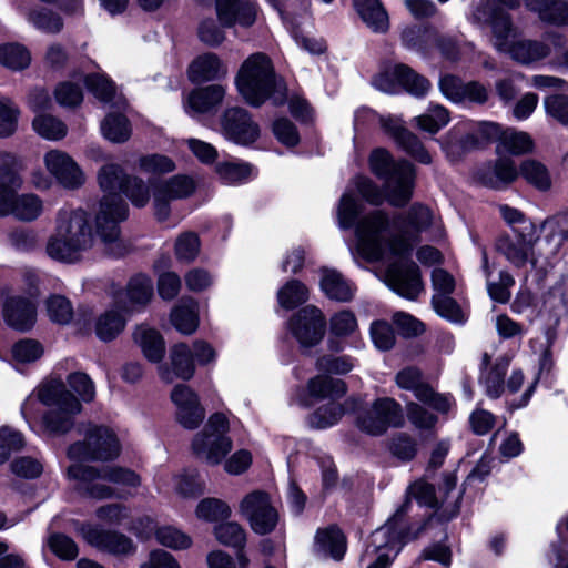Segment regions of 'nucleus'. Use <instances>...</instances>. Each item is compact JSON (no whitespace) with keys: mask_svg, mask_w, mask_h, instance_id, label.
Masks as SVG:
<instances>
[{"mask_svg":"<svg viewBox=\"0 0 568 568\" xmlns=\"http://www.w3.org/2000/svg\"><path fill=\"white\" fill-rule=\"evenodd\" d=\"M98 183L103 195L94 217L95 233L108 255L121 257L129 252V245L122 239L120 229V223L129 214L128 204L121 193L134 206L143 207L150 201V187L141 178L128 175L115 163L105 164L99 170Z\"/></svg>","mask_w":568,"mask_h":568,"instance_id":"nucleus-1","label":"nucleus"},{"mask_svg":"<svg viewBox=\"0 0 568 568\" xmlns=\"http://www.w3.org/2000/svg\"><path fill=\"white\" fill-rule=\"evenodd\" d=\"M471 20L477 23H489L493 29V44L497 51L508 54L513 60L530 64L545 59L551 53V48L558 49L566 43L560 33H549L546 37L548 43L518 39L513 28L509 16L497 9L476 8L471 13Z\"/></svg>","mask_w":568,"mask_h":568,"instance_id":"nucleus-2","label":"nucleus"},{"mask_svg":"<svg viewBox=\"0 0 568 568\" xmlns=\"http://www.w3.org/2000/svg\"><path fill=\"white\" fill-rule=\"evenodd\" d=\"M39 403L50 410L42 417L50 434H64L74 425V416L81 412L80 402L67 390L61 379H50L32 392L21 405V414L32 427L40 414Z\"/></svg>","mask_w":568,"mask_h":568,"instance_id":"nucleus-3","label":"nucleus"},{"mask_svg":"<svg viewBox=\"0 0 568 568\" xmlns=\"http://www.w3.org/2000/svg\"><path fill=\"white\" fill-rule=\"evenodd\" d=\"M95 236L88 214L83 210H60L54 232L45 245L48 256L54 261L75 264L94 247Z\"/></svg>","mask_w":568,"mask_h":568,"instance_id":"nucleus-4","label":"nucleus"},{"mask_svg":"<svg viewBox=\"0 0 568 568\" xmlns=\"http://www.w3.org/2000/svg\"><path fill=\"white\" fill-rule=\"evenodd\" d=\"M356 251L369 262H376L389 256L407 255L416 241L399 239L398 231L392 232L389 217L382 210L363 215L355 225Z\"/></svg>","mask_w":568,"mask_h":568,"instance_id":"nucleus-5","label":"nucleus"},{"mask_svg":"<svg viewBox=\"0 0 568 568\" xmlns=\"http://www.w3.org/2000/svg\"><path fill=\"white\" fill-rule=\"evenodd\" d=\"M235 85L241 97L253 106L262 105L268 98L283 104L286 87L277 79L272 60L262 52L248 55L241 64Z\"/></svg>","mask_w":568,"mask_h":568,"instance_id":"nucleus-6","label":"nucleus"},{"mask_svg":"<svg viewBox=\"0 0 568 568\" xmlns=\"http://www.w3.org/2000/svg\"><path fill=\"white\" fill-rule=\"evenodd\" d=\"M68 477L74 481V486L79 491L95 499H106L114 496V489L105 483L129 487L140 485L139 475L128 468L118 466H102L98 468L73 464L68 468Z\"/></svg>","mask_w":568,"mask_h":568,"instance_id":"nucleus-7","label":"nucleus"},{"mask_svg":"<svg viewBox=\"0 0 568 568\" xmlns=\"http://www.w3.org/2000/svg\"><path fill=\"white\" fill-rule=\"evenodd\" d=\"M372 172L384 180L389 204L404 206L412 197L415 185V169L408 161L395 162L385 149H376L369 155Z\"/></svg>","mask_w":568,"mask_h":568,"instance_id":"nucleus-8","label":"nucleus"},{"mask_svg":"<svg viewBox=\"0 0 568 568\" xmlns=\"http://www.w3.org/2000/svg\"><path fill=\"white\" fill-rule=\"evenodd\" d=\"M229 429V419L224 414L211 415L204 429L192 442L196 457L210 465L220 464L232 449Z\"/></svg>","mask_w":568,"mask_h":568,"instance_id":"nucleus-9","label":"nucleus"},{"mask_svg":"<svg viewBox=\"0 0 568 568\" xmlns=\"http://www.w3.org/2000/svg\"><path fill=\"white\" fill-rule=\"evenodd\" d=\"M538 239V227L532 222H524L513 227V234L500 236L496 250L515 267H524L528 262L536 267L534 246Z\"/></svg>","mask_w":568,"mask_h":568,"instance_id":"nucleus-10","label":"nucleus"},{"mask_svg":"<svg viewBox=\"0 0 568 568\" xmlns=\"http://www.w3.org/2000/svg\"><path fill=\"white\" fill-rule=\"evenodd\" d=\"M121 452V444L115 433L106 426H92L83 442L71 445L68 457L71 460H111Z\"/></svg>","mask_w":568,"mask_h":568,"instance_id":"nucleus-11","label":"nucleus"},{"mask_svg":"<svg viewBox=\"0 0 568 568\" xmlns=\"http://www.w3.org/2000/svg\"><path fill=\"white\" fill-rule=\"evenodd\" d=\"M356 423L363 432L379 436L389 427L404 425L403 409L400 404L390 397L377 398L368 409L358 414Z\"/></svg>","mask_w":568,"mask_h":568,"instance_id":"nucleus-12","label":"nucleus"},{"mask_svg":"<svg viewBox=\"0 0 568 568\" xmlns=\"http://www.w3.org/2000/svg\"><path fill=\"white\" fill-rule=\"evenodd\" d=\"M403 545V535L397 527V519L388 520L383 527L376 529L363 555V559H373L367 568H387L397 556Z\"/></svg>","mask_w":568,"mask_h":568,"instance_id":"nucleus-13","label":"nucleus"},{"mask_svg":"<svg viewBox=\"0 0 568 568\" xmlns=\"http://www.w3.org/2000/svg\"><path fill=\"white\" fill-rule=\"evenodd\" d=\"M373 84L376 89L395 93L399 88H404L413 95L422 97L429 90L430 84L427 79L415 73L405 64H388L374 77Z\"/></svg>","mask_w":568,"mask_h":568,"instance_id":"nucleus-14","label":"nucleus"},{"mask_svg":"<svg viewBox=\"0 0 568 568\" xmlns=\"http://www.w3.org/2000/svg\"><path fill=\"white\" fill-rule=\"evenodd\" d=\"M239 511L248 521L251 529L258 535L272 532L278 521V514L264 491L255 490L247 494L241 500Z\"/></svg>","mask_w":568,"mask_h":568,"instance_id":"nucleus-15","label":"nucleus"},{"mask_svg":"<svg viewBox=\"0 0 568 568\" xmlns=\"http://www.w3.org/2000/svg\"><path fill=\"white\" fill-rule=\"evenodd\" d=\"M195 187V181L184 174H176L153 184V203L156 219L159 221L168 220L171 212V202L191 196Z\"/></svg>","mask_w":568,"mask_h":568,"instance_id":"nucleus-16","label":"nucleus"},{"mask_svg":"<svg viewBox=\"0 0 568 568\" xmlns=\"http://www.w3.org/2000/svg\"><path fill=\"white\" fill-rule=\"evenodd\" d=\"M325 325L323 312L314 305H307L292 316L288 329L302 347H312L323 339Z\"/></svg>","mask_w":568,"mask_h":568,"instance_id":"nucleus-17","label":"nucleus"},{"mask_svg":"<svg viewBox=\"0 0 568 568\" xmlns=\"http://www.w3.org/2000/svg\"><path fill=\"white\" fill-rule=\"evenodd\" d=\"M385 282L399 296L410 301L417 300L424 292L420 272L414 262L390 264L385 274Z\"/></svg>","mask_w":568,"mask_h":568,"instance_id":"nucleus-18","label":"nucleus"},{"mask_svg":"<svg viewBox=\"0 0 568 568\" xmlns=\"http://www.w3.org/2000/svg\"><path fill=\"white\" fill-rule=\"evenodd\" d=\"M221 128L227 140L242 145L253 143L260 135L257 124L242 108L226 109L221 119Z\"/></svg>","mask_w":568,"mask_h":568,"instance_id":"nucleus-19","label":"nucleus"},{"mask_svg":"<svg viewBox=\"0 0 568 568\" xmlns=\"http://www.w3.org/2000/svg\"><path fill=\"white\" fill-rule=\"evenodd\" d=\"M43 163L48 172L65 189H78L84 183L82 170L64 151H48Z\"/></svg>","mask_w":568,"mask_h":568,"instance_id":"nucleus-20","label":"nucleus"},{"mask_svg":"<svg viewBox=\"0 0 568 568\" xmlns=\"http://www.w3.org/2000/svg\"><path fill=\"white\" fill-rule=\"evenodd\" d=\"M379 123L383 130L416 161L423 164H429L432 162L429 152L425 149L420 140L405 128L404 121L400 118L384 115L379 118Z\"/></svg>","mask_w":568,"mask_h":568,"instance_id":"nucleus-21","label":"nucleus"},{"mask_svg":"<svg viewBox=\"0 0 568 568\" xmlns=\"http://www.w3.org/2000/svg\"><path fill=\"white\" fill-rule=\"evenodd\" d=\"M171 399L176 408V419L184 428L194 429L203 422L205 410L197 395L187 385H176L171 393Z\"/></svg>","mask_w":568,"mask_h":568,"instance_id":"nucleus-22","label":"nucleus"},{"mask_svg":"<svg viewBox=\"0 0 568 568\" xmlns=\"http://www.w3.org/2000/svg\"><path fill=\"white\" fill-rule=\"evenodd\" d=\"M159 376L165 383L174 379L189 381L195 374V364L191 348L185 343H179L171 347L169 363L158 367Z\"/></svg>","mask_w":568,"mask_h":568,"instance_id":"nucleus-23","label":"nucleus"},{"mask_svg":"<svg viewBox=\"0 0 568 568\" xmlns=\"http://www.w3.org/2000/svg\"><path fill=\"white\" fill-rule=\"evenodd\" d=\"M43 211L41 199L32 193L11 194L0 199V216L13 215L21 221H33Z\"/></svg>","mask_w":568,"mask_h":568,"instance_id":"nucleus-24","label":"nucleus"},{"mask_svg":"<svg viewBox=\"0 0 568 568\" xmlns=\"http://www.w3.org/2000/svg\"><path fill=\"white\" fill-rule=\"evenodd\" d=\"M399 239L409 240L416 236L414 245L419 241V234L429 229L436 231L435 236H442L440 226L437 225L436 217L433 212L422 204H414L406 214L403 222H399Z\"/></svg>","mask_w":568,"mask_h":568,"instance_id":"nucleus-25","label":"nucleus"},{"mask_svg":"<svg viewBox=\"0 0 568 568\" xmlns=\"http://www.w3.org/2000/svg\"><path fill=\"white\" fill-rule=\"evenodd\" d=\"M216 13L223 27L248 28L256 21V4L244 0H216Z\"/></svg>","mask_w":568,"mask_h":568,"instance_id":"nucleus-26","label":"nucleus"},{"mask_svg":"<svg viewBox=\"0 0 568 568\" xmlns=\"http://www.w3.org/2000/svg\"><path fill=\"white\" fill-rule=\"evenodd\" d=\"M346 393L345 383L334 379L328 375H318L311 378L306 389L297 395V402L303 406H310L312 400L331 399L336 400Z\"/></svg>","mask_w":568,"mask_h":568,"instance_id":"nucleus-27","label":"nucleus"},{"mask_svg":"<svg viewBox=\"0 0 568 568\" xmlns=\"http://www.w3.org/2000/svg\"><path fill=\"white\" fill-rule=\"evenodd\" d=\"M3 316L10 327L29 331L37 321L36 303L31 297L12 296L4 302Z\"/></svg>","mask_w":568,"mask_h":568,"instance_id":"nucleus-28","label":"nucleus"},{"mask_svg":"<svg viewBox=\"0 0 568 568\" xmlns=\"http://www.w3.org/2000/svg\"><path fill=\"white\" fill-rule=\"evenodd\" d=\"M23 159L13 152L0 151V199L23 186Z\"/></svg>","mask_w":568,"mask_h":568,"instance_id":"nucleus-29","label":"nucleus"},{"mask_svg":"<svg viewBox=\"0 0 568 568\" xmlns=\"http://www.w3.org/2000/svg\"><path fill=\"white\" fill-rule=\"evenodd\" d=\"M225 89L220 84L194 89L183 99L184 111L191 116L209 113L223 101Z\"/></svg>","mask_w":568,"mask_h":568,"instance_id":"nucleus-30","label":"nucleus"},{"mask_svg":"<svg viewBox=\"0 0 568 568\" xmlns=\"http://www.w3.org/2000/svg\"><path fill=\"white\" fill-rule=\"evenodd\" d=\"M328 349L337 353L342 352L345 348V339L358 332L356 315L349 310H341L334 313L328 321Z\"/></svg>","mask_w":568,"mask_h":568,"instance_id":"nucleus-31","label":"nucleus"},{"mask_svg":"<svg viewBox=\"0 0 568 568\" xmlns=\"http://www.w3.org/2000/svg\"><path fill=\"white\" fill-rule=\"evenodd\" d=\"M81 534L89 544L112 554L123 555L133 550L132 540L115 531H104L92 525H84Z\"/></svg>","mask_w":568,"mask_h":568,"instance_id":"nucleus-32","label":"nucleus"},{"mask_svg":"<svg viewBox=\"0 0 568 568\" xmlns=\"http://www.w3.org/2000/svg\"><path fill=\"white\" fill-rule=\"evenodd\" d=\"M227 65L213 52L196 57L189 65V79L193 83H203L222 79L227 75Z\"/></svg>","mask_w":568,"mask_h":568,"instance_id":"nucleus-33","label":"nucleus"},{"mask_svg":"<svg viewBox=\"0 0 568 568\" xmlns=\"http://www.w3.org/2000/svg\"><path fill=\"white\" fill-rule=\"evenodd\" d=\"M129 314L122 306V298L115 300L114 306L105 310L97 317L94 324L97 337L103 342L115 339L123 332Z\"/></svg>","mask_w":568,"mask_h":568,"instance_id":"nucleus-34","label":"nucleus"},{"mask_svg":"<svg viewBox=\"0 0 568 568\" xmlns=\"http://www.w3.org/2000/svg\"><path fill=\"white\" fill-rule=\"evenodd\" d=\"M153 296V284L150 277L138 274L133 276L126 286L125 293L116 296L122 298V306L126 313H133L135 310L146 305Z\"/></svg>","mask_w":568,"mask_h":568,"instance_id":"nucleus-35","label":"nucleus"},{"mask_svg":"<svg viewBox=\"0 0 568 568\" xmlns=\"http://www.w3.org/2000/svg\"><path fill=\"white\" fill-rule=\"evenodd\" d=\"M519 176L514 161L507 158L498 159L494 164L485 166L479 174L481 183L488 187L500 190L508 186Z\"/></svg>","mask_w":568,"mask_h":568,"instance_id":"nucleus-36","label":"nucleus"},{"mask_svg":"<svg viewBox=\"0 0 568 568\" xmlns=\"http://www.w3.org/2000/svg\"><path fill=\"white\" fill-rule=\"evenodd\" d=\"M321 290L331 300L348 302L354 297L355 286L338 271L324 267L321 270Z\"/></svg>","mask_w":568,"mask_h":568,"instance_id":"nucleus-37","label":"nucleus"},{"mask_svg":"<svg viewBox=\"0 0 568 568\" xmlns=\"http://www.w3.org/2000/svg\"><path fill=\"white\" fill-rule=\"evenodd\" d=\"M133 338L149 362L160 363L163 359L165 343L156 329L146 325H140L135 328Z\"/></svg>","mask_w":568,"mask_h":568,"instance_id":"nucleus-38","label":"nucleus"},{"mask_svg":"<svg viewBox=\"0 0 568 568\" xmlns=\"http://www.w3.org/2000/svg\"><path fill=\"white\" fill-rule=\"evenodd\" d=\"M170 322L181 334H193L199 327L197 303L193 298H182L172 310Z\"/></svg>","mask_w":568,"mask_h":568,"instance_id":"nucleus-39","label":"nucleus"},{"mask_svg":"<svg viewBox=\"0 0 568 568\" xmlns=\"http://www.w3.org/2000/svg\"><path fill=\"white\" fill-rule=\"evenodd\" d=\"M354 7L362 20L374 32L388 30V14L379 0H354Z\"/></svg>","mask_w":568,"mask_h":568,"instance_id":"nucleus-40","label":"nucleus"},{"mask_svg":"<svg viewBox=\"0 0 568 568\" xmlns=\"http://www.w3.org/2000/svg\"><path fill=\"white\" fill-rule=\"evenodd\" d=\"M403 44L412 50L425 51L433 44H437L442 51L449 58H454L453 53L445 49L439 41L436 32L429 28L407 27L402 32Z\"/></svg>","mask_w":568,"mask_h":568,"instance_id":"nucleus-41","label":"nucleus"},{"mask_svg":"<svg viewBox=\"0 0 568 568\" xmlns=\"http://www.w3.org/2000/svg\"><path fill=\"white\" fill-rule=\"evenodd\" d=\"M519 176L540 192H547L552 186L550 171L542 162L535 159H527L520 163Z\"/></svg>","mask_w":568,"mask_h":568,"instance_id":"nucleus-42","label":"nucleus"},{"mask_svg":"<svg viewBox=\"0 0 568 568\" xmlns=\"http://www.w3.org/2000/svg\"><path fill=\"white\" fill-rule=\"evenodd\" d=\"M103 136L112 143H124L132 134V126L121 113H109L101 123Z\"/></svg>","mask_w":568,"mask_h":568,"instance_id":"nucleus-43","label":"nucleus"},{"mask_svg":"<svg viewBox=\"0 0 568 568\" xmlns=\"http://www.w3.org/2000/svg\"><path fill=\"white\" fill-rule=\"evenodd\" d=\"M449 120V112L446 108L440 104H430L426 112L415 116L413 122L418 129L435 134L446 126Z\"/></svg>","mask_w":568,"mask_h":568,"instance_id":"nucleus-44","label":"nucleus"},{"mask_svg":"<svg viewBox=\"0 0 568 568\" xmlns=\"http://www.w3.org/2000/svg\"><path fill=\"white\" fill-rule=\"evenodd\" d=\"M75 79L83 82L88 90L101 102L108 103L115 99L114 83L104 73L78 74Z\"/></svg>","mask_w":568,"mask_h":568,"instance_id":"nucleus-45","label":"nucleus"},{"mask_svg":"<svg viewBox=\"0 0 568 568\" xmlns=\"http://www.w3.org/2000/svg\"><path fill=\"white\" fill-rule=\"evenodd\" d=\"M215 172L222 183L234 185L247 181L253 169L248 163L224 161L216 164Z\"/></svg>","mask_w":568,"mask_h":568,"instance_id":"nucleus-46","label":"nucleus"},{"mask_svg":"<svg viewBox=\"0 0 568 568\" xmlns=\"http://www.w3.org/2000/svg\"><path fill=\"white\" fill-rule=\"evenodd\" d=\"M316 542L322 551L329 554L336 560L342 559L346 550L345 537L336 527L318 530Z\"/></svg>","mask_w":568,"mask_h":568,"instance_id":"nucleus-47","label":"nucleus"},{"mask_svg":"<svg viewBox=\"0 0 568 568\" xmlns=\"http://www.w3.org/2000/svg\"><path fill=\"white\" fill-rule=\"evenodd\" d=\"M154 536L160 545L173 550H186L193 545L192 537L174 526L158 527Z\"/></svg>","mask_w":568,"mask_h":568,"instance_id":"nucleus-48","label":"nucleus"},{"mask_svg":"<svg viewBox=\"0 0 568 568\" xmlns=\"http://www.w3.org/2000/svg\"><path fill=\"white\" fill-rule=\"evenodd\" d=\"M32 128L41 138L52 141L63 139L68 132L67 125L50 114H38L32 121Z\"/></svg>","mask_w":568,"mask_h":568,"instance_id":"nucleus-49","label":"nucleus"},{"mask_svg":"<svg viewBox=\"0 0 568 568\" xmlns=\"http://www.w3.org/2000/svg\"><path fill=\"white\" fill-rule=\"evenodd\" d=\"M24 14L29 23L43 32L58 33L63 28L60 16L49 9H32Z\"/></svg>","mask_w":568,"mask_h":568,"instance_id":"nucleus-50","label":"nucleus"},{"mask_svg":"<svg viewBox=\"0 0 568 568\" xmlns=\"http://www.w3.org/2000/svg\"><path fill=\"white\" fill-rule=\"evenodd\" d=\"M195 514L201 520L216 523L219 520L230 518L232 510L224 500L217 498H204L197 504Z\"/></svg>","mask_w":568,"mask_h":568,"instance_id":"nucleus-51","label":"nucleus"},{"mask_svg":"<svg viewBox=\"0 0 568 568\" xmlns=\"http://www.w3.org/2000/svg\"><path fill=\"white\" fill-rule=\"evenodd\" d=\"M345 409L336 400H329L327 405L317 408L308 418L311 427L317 429L328 428L335 425L344 415Z\"/></svg>","mask_w":568,"mask_h":568,"instance_id":"nucleus-52","label":"nucleus"},{"mask_svg":"<svg viewBox=\"0 0 568 568\" xmlns=\"http://www.w3.org/2000/svg\"><path fill=\"white\" fill-rule=\"evenodd\" d=\"M30 62L31 54L26 47L18 43L0 47V64L12 70H22L29 67Z\"/></svg>","mask_w":568,"mask_h":568,"instance_id":"nucleus-53","label":"nucleus"},{"mask_svg":"<svg viewBox=\"0 0 568 568\" xmlns=\"http://www.w3.org/2000/svg\"><path fill=\"white\" fill-rule=\"evenodd\" d=\"M219 542L242 549L246 542V532L241 525L234 521H225L216 525L213 529Z\"/></svg>","mask_w":568,"mask_h":568,"instance_id":"nucleus-54","label":"nucleus"},{"mask_svg":"<svg viewBox=\"0 0 568 568\" xmlns=\"http://www.w3.org/2000/svg\"><path fill=\"white\" fill-rule=\"evenodd\" d=\"M503 146L514 155H521L534 151L535 143L530 134L515 129H506L503 134Z\"/></svg>","mask_w":568,"mask_h":568,"instance_id":"nucleus-55","label":"nucleus"},{"mask_svg":"<svg viewBox=\"0 0 568 568\" xmlns=\"http://www.w3.org/2000/svg\"><path fill=\"white\" fill-rule=\"evenodd\" d=\"M278 303L286 310H292L308 298L306 286L297 280L287 282L277 293Z\"/></svg>","mask_w":568,"mask_h":568,"instance_id":"nucleus-56","label":"nucleus"},{"mask_svg":"<svg viewBox=\"0 0 568 568\" xmlns=\"http://www.w3.org/2000/svg\"><path fill=\"white\" fill-rule=\"evenodd\" d=\"M73 80L63 81L57 85L54 90V98L57 102L63 108H77L83 100V92L75 77Z\"/></svg>","mask_w":568,"mask_h":568,"instance_id":"nucleus-57","label":"nucleus"},{"mask_svg":"<svg viewBox=\"0 0 568 568\" xmlns=\"http://www.w3.org/2000/svg\"><path fill=\"white\" fill-rule=\"evenodd\" d=\"M47 314L53 323L65 325L73 318L71 302L62 295H52L45 303Z\"/></svg>","mask_w":568,"mask_h":568,"instance_id":"nucleus-58","label":"nucleus"},{"mask_svg":"<svg viewBox=\"0 0 568 568\" xmlns=\"http://www.w3.org/2000/svg\"><path fill=\"white\" fill-rule=\"evenodd\" d=\"M43 355V346L36 339L24 338L14 343L11 356L17 364H31Z\"/></svg>","mask_w":568,"mask_h":568,"instance_id":"nucleus-59","label":"nucleus"},{"mask_svg":"<svg viewBox=\"0 0 568 568\" xmlns=\"http://www.w3.org/2000/svg\"><path fill=\"white\" fill-rule=\"evenodd\" d=\"M362 207L359 202L354 195L346 191L341 200L337 207V221L342 229H351L355 225V219L358 216Z\"/></svg>","mask_w":568,"mask_h":568,"instance_id":"nucleus-60","label":"nucleus"},{"mask_svg":"<svg viewBox=\"0 0 568 568\" xmlns=\"http://www.w3.org/2000/svg\"><path fill=\"white\" fill-rule=\"evenodd\" d=\"M20 110L8 98L0 99V138L12 135L18 128Z\"/></svg>","mask_w":568,"mask_h":568,"instance_id":"nucleus-61","label":"nucleus"},{"mask_svg":"<svg viewBox=\"0 0 568 568\" xmlns=\"http://www.w3.org/2000/svg\"><path fill=\"white\" fill-rule=\"evenodd\" d=\"M432 304L439 316L453 323H463L465 321L463 310L449 295L434 294Z\"/></svg>","mask_w":568,"mask_h":568,"instance_id":"nucleus-62","label":"nucleus"},{"mask_svg":"<svg viewBox=\"0 0 568 568\" xmlns=\"http://www.w3.org/2000/svg\"><path fill=\"white\" fill-rule=\"evenodd\" d=\"M139 169L146 174L160 175L175 170L172 159L163 154H149L139 159Z\"/></svg>","mask_w":568,"mask_h":568,"instance_id":"nucleus-63","label":"nucleus"},{"mask_svg":"<svg viewBox=\"0 0 568 568\" xmlns=\"http://www.w3.org/2000/svg\"><path fill=\"white\" fill-rule=\"evenodd\" d=\"M24 446L23 435L8 426L0 428V465L6 463L13 452Z\"/></svg>","mask_w":568,"mask_h":568,"instance_id":"nucleus-64","label":"nucleus"}]
</instances>
